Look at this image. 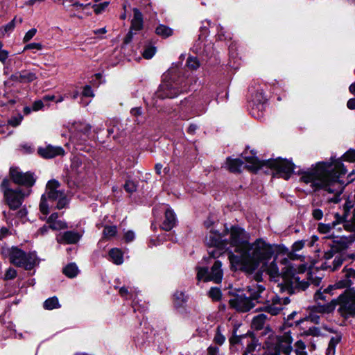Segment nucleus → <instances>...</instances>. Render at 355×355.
<instances>
[{
    "label": "nucleus",
    "instance_id": "nucleus-42",
    "mask_svg": "<svg viewBox=\"0 0 355 355\" xmlns=\"http://www.w3.org/2000/svg\"><path fill=\"white\" fill-rule=\"evenodd\" d=\"M187 65L191 69H196L200 67V62L196 57L189 56L187 60Z\"/></svg>",
    "mask_w": 355,
    "mask_h": 355
},
{
    "label": "nucleus",
    "instance_id": "nucleus-55",
    "mask_svg": "<svg viewBox=\"0 0 355 355\" xmlns=\"http://www.w3.org/2000/svg\"><path fill=\"white\" fill-rule=\"evenodd\" d=\"M42 49V45L40 43H30L25 46L24 50L28 49H36L41 50Z\"/></svg>",
    "mask_w": 355,
    "mask_h": 355
},
{
    "label": "nucleus",
    "instance_id": "nucleus-19",
    "mask_svg": "<svg viewBox=\"0 0 355 355\" xmlns=\"http://www.w3.org/2000/svg\"><path fill=\"white\" fill-rule=\"evenodd\" d=\"M0 62L3 65V73L7 75L12 70V63L21 64V59L17 57L9 58V52L7 50L0 51Z\"/></svg>",
    "mask_w": 355,
    "mask_h": 355
},
{
    "label": "nucleus",
    "instance_id": "nucleus-44",
    "mask_svg": "<svg viewBox=\"0 0 355 355\" xmlns=\"http://www.w3.org/2000/svg\"><path fill=\"white\" fill-rule=\"evenodd\" d=\"M209 297L214 301H218L221 297V291L218 288H211L209 292Z\"/></svg>",
    "mask_w": 355,
    "mask_h": 355
},
{
    "label": "nucleus",
    "instance_id": "nucleus-8",
    "mask_svg": "<svg viewBox=\"0 0 355 355\" xmlns=\"http://www.w3.org/2000/svg\"><path fill=\"white\" fill-rule=\"evenodd\" d=\"M10 181L4 179L0 185V189L3 193V199L6 205L10 209L16 210L22 205L25 197L30 195L31 190L24 191L19 188L13 189L10 187Z\"/></svg>",
    "mask_w": 355,
    "mask_h": 355
},
{
    "label": "nucleus",
    "instance_id": "nucleus-30",
    "mask_svg": "<svg viewBox=\"0 0 355 355\" xmlns=\"http://www.w3.org/2000/svg\"><path fill=\"white\" fill-rule=\"evenodd\" d=\"M109 256L114 263L120 265L123 263V254L121 250L115 248L112 249L109 252Z\"/></svg>",
    "mask_w": 355,
    "mask_h": 355
},
{
    "label": "nucleus",
    "instance_id": "nucleus-39",
    "mask_svg": "<svg viewBox=\"0 0 355 355\" xmlns=\"http://www.w3.org/2000/svg\"><path fill=\"white\" fill-rule=\"evenodd\" d=\"M338 223L336 222H333L332 223L324 224L320 223L318 227V230L320 233L327 234L329 233L331 230Z\"/></svg>",
    "mask_w": 355,
    "mask_h": 355
},
{
    "label": "nucleus",
    "instance_id": "nucleus-4",
    "mask_svg": "<svg viewBox=\"0 0 355 355\" xmlns=\"http://www.w3.org/2000/svg\"><path fill=\"white\" fill-rule=\"evenodd\" d=\"M176 71L177 69L173 67L168 69L156 92V96L158 98H173L187 90V80L183 77L178 76Z\"/></svg>",
    "mask_w": 355,
    "mask_h": 355
},
{
    "label": "nucleus",
    "instance_id": "nucleus-10",
    "mask_svg": "<svg viewBox=\"0 0 355 355\" xmlns=\"http://www.w3.org/2000/svg\"><path fill=\"white\" fill-rule=\"evenodd\" d=\"M6 254L9 257L10 262L26 270H31L36 263L34 254H26L17 247H12L6 250Z\"/></svg>",
    "mask_w": 355,
    "mask_h": 355
},
{
    "label": "nucleus",
    "instance_id": "nucleus-3",
    "mask_svg": "<svg viewBox=\"0 0 355 355\" xmlns=\"http://www.w3.org/2000/svg\"><path fill=\"white\" fill-rule=\"evenodd\" d=\"M266 270L270 278L275 281L276 278H282V282L277 286L282 293L287 292L293 294L300 291H304L309 286L306 278L302 279L300 275L295 273L296 270L291 266L290 261L287 258L278 261L275 257L268 266H266Z\"/></svg>",
    "mask_w": 355,
    "mask_h": 355
},
{
    "label": "nucleus",
    "instance_id": "nucleus-58",
    "mask_svg": "<svg viewBox=\"0 0 355 355\" xmlns=\"http://www.w3.org/2000/svg\"><path fill=\"white\" fill-rule=\"evenodd\" d=\"M312 216L315 220H321L323 217V212L320 209H314L312 211Z\"/></svg>",
    "mask_w": 355,
    "mask_h": 355
},
{
    "label": "nucleus",
    "instance_id": "nucleus-29",
    "mask_svg": "<svg viewBox=\"0 0 355 355\" xmlns=\"http://www.w3.org/2000/svg\"><path fill=\"white\" fill-rule=\"evenodd\" d=\"M173 33V29L164 24H159L155 28V33L162 38H167L171 36Z\"/></svg>",
    "mask_w": 355,
    "mask_h": 355
},
{
    "label": "nucleus",
    "instance_id": "nucleus-7",
    "mask_svg": "<svg viewBox=\"0 0 355 355\" xmlns=\"http://www.w3.org/2000/svg\"><path fill=\"white\" fill-rule=\"evenodd\" d=\"M60 183L55 180H49L46 186V193L41 197L40 203V210L44 214H49V205L47 200L51 201L58 200L56 207L58 209L64 208L68 204V200L63 191L58 190Z\"/></svg>",
    "mask_w": 355,
    "mask_h": 355
},
{
    "label": "nucleus",
    "instance_id": "nucleus-27",
    "mask_svg": "<svg viewBox=\"0 0 355 355\" xmlns=\"http://www.w3.org/2000/svg\"><path fill=\"white\" fill-rule=\"evenodd\" d=\"M267 315L264 313H261L254 317L252 326L256 330H261L263 328L266 322L268 320Z\"/></svg>",
    "mask_w": 355,
    "mask_h": 355
},
{
    "label": "nucleus",
    "instance_id": "nucleus-22",
    "mask_svg": "<svg viewBox=\"0 0 355 355\" xmlns=\"http://www.w3.org/2000/svg\"><path fill=\"white\" fill-rule=\"evenodd\" d=\"M176 218L174 212L171 209L165 211L164 220L162 224V228L166 231H170L175 225Z\"/></svg>",
    "mask_w": 355,
    "mask_h": 355
},
{
    "label": "nucleus",
    "instance_id": "nucleus-9",
    "mask_svg": "<svg viewBox=\"0 0 355 355\" xmlns=\"http://www.w3.org/2000/svg\"><path fill=\"white\" fill-rule=\"evenodd\" d=\"M225 234H230L227 239V244H230L235 248L236 255H241L244 249H246L249 243V234L244 230V229L239 226H232L230 230L227 227L225 230Z\"/></svg>",
    "mask_w": 355,
    "mask_h": 355
},
{
    "label": "nucleus",
    "instance_id": "nucleus-36",
    "mask_svg": "<svg viewBox=\"0 0 355 355\" xmlns=\"http://www.w3.org/2000/svg\"><path fill=\"white\" fill-rule=\"evenodd\" d=\"M333 289H329V286L325 288L322 292L320 291H318L315 295H314V299L318 303L319 302V300H322L324 302H327L329 300V297L328 296V294L332 291Z\"/></svg>",
    "mask_w": 355,
    "mask_h": 355
},
{
    "label": "nucleus",
    "instance_id": "nucleus-21",
    "mask_svg": "<svg viewBox=\"0 0 355 355\" xmlns=\"http://www.w3.org/2000/svg\"><path fill=\"white\" fill-rule=\"evenodd\" d=\"M82 235L77 232L67 231L60 233L57 237V241L60 243L75 244L80 239Z\"/></svg>",
    "mask_w": 355,
    "mask_h": 355
},
{
    "label": "nucleus",
    "instance_id": "nucleus-37",
    "mask_svg": "<svg viewBox=\"0 0 355 355\" xmlns=\"http://www.w3.org/2000/svg\"><path fill=\"white\" fill-rule=\"evenodd\" d=\"M340 340L341 338L339 336H336L331 338L327 349V355L334 354L336 346L340 343Z\"/></svg>",
    "mask_w": 355,
    "mask_h": 355
},
{
    "label": "nucleus",
    "instance_id": "nucleus-53",
    "mask_svg": "<svg viewBox=\"0 0 355 355\" xmlns=\"http://www.w3.org/2000/svg\"><path fill=\"white\" fill-rule=\"evenodd\" d=\"M37 30L35 28H32L29 30L25 35L23 41L24 42H28L30 41L36 34Z\"/></svg>",
    "mask_w": 355,
    "mask_h": 355
},
{
    "label": "nucleus",
    "instance_id": "nucleus-50",
    "mask_svg": "<svg viewBox=\"0 0 355 355\" xmlns=\"http://www.w3.org/2000/svg\"><path fill=\"white\" fill-rule=\"evenodd\" d=\"M343 158L350 162H355V150H349L343 155Z\"/></svg>",
    "mask_w": 355,
    "mask_h": 355
},
{
    "label": "nucleus",
    "instance_id": "nucleus-57",
    "mask_svg": "<svg viewBox=\"0 0 355 355\" xmlns=\"http://www.w3.org/2000/svg\"><path fill=\"white\" fill-rule=\"evenodd\" d=\"M135 233L132 231L129 230L125 233L123 238L125 242L129 243L135 239Z\"/></svg>",
    "mask_w": 355,
    "mask_h": 355
},
{
    "label": "nucleus",
    "instance_id": "nucleus-5",
    "mask_svg": "<svg viewBox=\"0 0 355 355\" xmlns=\"http://www.w3.org/2000/svg\"><path fill=\"white\" fill-rule=\"evenodd\" d=\"M245 162L247 165L245 166L248 170L252 171H257L261 168L265 164L274 168L276 171V174L279 177L287 180L290 178L291 174L294 170V164L287 160L278 158L272 160H268L267 162H261L255 157H245Z\"/></svg>",
    "mask_w": 355,
    "mask_h": 355
},
{
    "label": "nucleus",
    "instance_id": "nucleus-14",
    "mask_svg": "<svg viewBox=\"0 0 355 355\" xmlns=\"http://www.w3.org/2000/svg\"><path fill=\"white\" fill-rule=\"evenodd\" d=\"M10 175L14 183L22 185L30 189L35 183L36 178L31 172L24 173L17 168H10Z\"/></svg>",
    "mask_w": 355,
    "mask_h": 355
},
{
    "label": "nucleus",
    "instance_id": "nucleus-26",
    "mask_svg": "<svg viewBox=\"0 0 355 355\" xmlns=\"http://www.w3.org/2000/svg\"><path fill=\"white\" fill-rule=\"evenodd\" d=\"M322 305L320 302L317 304V306H315L312 310V311L310 313L309 317L307 318L300 319L295 322L296 325H300L302 323L306 322L308 320H310L311 322L315 323V324H319L320 323V316L318 315V313H322V312H319L316 310V307L318 305Z\"/></svg>",
    "mask_w": 355,
    "mask_h": 355
},
{
    "label": "nucleus",
    "instance_id": "nucleus-1",
    "mask_svg": "<svg viewBox=\"0 0 355 355\" xmlns=\"http://www.w3.org/2000/svg\"><path fill=\"white\" fill-rule=\"evenodd\" d=\"M347 173L343 164L339 161L318 163L313 169L301 173L300 181L305 184H311L313 191L322 190L331 198H327L331 202L337 203L340 200L345 185L355 180V173L351 172L347 175L345 183L341 178Z\"/></svg>",
    "mask_w": 355,
    "mask_h": 355
},
{
    "label": "nucleus",
    "instance_id": "nucleus-12",
    "mask_svg": "<svg viewBox=\"0 0 355 355\" xmlns=\"http://www.w3.org/2000/svg\"><path fill=\"white\" fill-rule=\"evenodd\" d=\"M329 289H346L352 293L355 291V270L345 266L338 276L334 285L329 286Z\"/></svg>",
    "mask_w": 355,
    "mask_h": 355
},
{
    "label": "nucleus",
    "instance_id": "nucleus-62",
    "mask_svg": "<svg viewBox=\"0 0 355 355\" xmlns=\"http://www.w3.org/2000/svg\"><path fill=\"white\" fill-rule=\"evenodd\" d=\"M219 349L217 347L210 346L207 349L208 355H218Z\"/></svg>",
    "mask_w": 355,
    "mask_h": 355
},
{
    "label": "nucleus",
    "instance_id": "nucleus-31",
    "mask_svg": "<svg viewBox=\"0 0 355 355\" xmlns=\"http://www.w3.org/2000/svg\"><path fill=\"white\" fill-rule=\"evenodd\" d=\"M78 272V266L74 263H69L63 268V273L69 278L75 277Z\"/></svg>",
    "mask_w": 355,
    "mask_h": 355
},
{
    "label": "nucleus",
    "instance_id": "nucleus-47",
    "mask_svg": "<svg viewBox=\"0 0 355 355\" xmlns=\"http://www.w3.org/2000/svg\"><path fill=\"white\" fill-rule=\"evenodd\" d=\"M130 114L132 116L136 118L135 122L139 124L141 123V121L139 119V117L142 114L141 107H137L132 108L130 110Z\"/></svg>",
    "mask_w": 355,
    "mask_h": 355
},
{
    "label": "nucleus",
    "instance_id": "nucleus-43",
    "mask_svg": "<svg viewBox=\"0 0 355 355\" xmlns=\"http://www.w3.org/2000/svg\"><path fill=\"white\" fill-rule=\"evenodd\" d=\"M345 258L343 254H338L336 256L332 263V268L331 269V271L336 270L343 263Z\"/></svg>",
    "mask_w": 355,
    "mask_h": 355
},
{
    "label": "nucleus",
    "instance_id": "nucleus-61",
    "mask_svg": "<svg viewBox=\"0 0 355 355\" xmlns=\"http://www.w3.org/2000/svg\"><path fill=\"white\" fill-rule=\"evenodd\" d=\"M206 24L207 26H205V25H203L201 28H200V35L199 36V39L200 40L202 37H206L207 35V27L210 26V21H206Z\"/></svg>",
    "mask_w": 355,
    "mask_h": 355
},
{
    "label": "nucleus",
    "instance_id": "nucleus-20",
    "mask_svg": "<svg viewBox=\"0 0 355 355\" xmlns=\"http://www.w3.org/2000/svg\"><path fill=\"white\" fill-rule=\"evenodd\" d=\"M266 288L263 284H252L248 287L249 293V298L252 302L261 303L263 300V293L265 292Z\"/></svg>",
    "mask_w": 355,
    "mask_h": 355
},
{
    "label": "nucleus",
    "instance_id": "nucleus-13",
    "mask_svg": "<svg viewBox=\"0 0 355 355\" xmlns=\"http://www.w3.org/2000/svg\"><path fill=\"white\" fill-rule=\"evenodd\" d=\"M223 272L221 269V262L215 261L210 271L207 268H198L197 279L204 282L212 281L216 284L220 283L223 279Z\"/></svg>",
    "mask_w": 355,
    "mask_h": 355
},
{
    "label": "nucleus",
    "instance_id": "nucleus-49",
    "mask_svg": "<svg viewBox=\"0 0 355 355\" xmlns=\"http://www.w3.org/2000/svg\"><path fill=\"white\" fill-rule=\"evenodd\" d=\"M247 334L242 335V336H236V330L234 331V335L230 338V343L231 345H235L239 343L241 340L244 338H245Z\"/></svg>",
    "mask_w": 355,
    "mask_h": 355
},
{
    "label": "nucleus",
    "instance_id": "nucleus-41",
    "mask_svg": "<svg viewBox=\"0 0 355 355\" xmlns=\"http://www.w3.org/2000/svg\"><path fill=\"white\" fill-rule=\"evenodd\" d=\"M109 3H110L109 1H104L99 4H94L92 7L94 9V12L96 15H99L105 10V9L107 8Z\"/></svg>",
    "mask_w": 355,
    "mask_h": 355
},
{
    "label": "nucleus",
    "instance_id": "nucleus-56",
    "mask_svg": "<svg viewBox=\"0 0 355 355\" xmlns=\"http://www.w3.org/2000/svg\"><path fill=\"white\" fill-rule=\"evenodd\" d=\"M304 241H298L295 242L293 244L292 250L294 252H297V251L302 250L304 248Z\"/></svg>",
    "mask_w": 355,
    "mask_h": 355
},
{
    "label": "nucleus",
    "instance_id": "nucleus-15",
    "mask_svg": "<svg viewBox=\"0 0 355 355\" xmlns=\"http://www.w3.org/2000/svg\"><path fill=\"white\" fill-rule=\"evenodd\" d=\"M289 303L290 299L288 297H280L275 295L271 300H267L260 308V310L271 315H277L283 309V306Z\"/></svg>",
    "mask_w": 355,
    "mask_h": 355
},
{
    "label": "nucleus",
    "instance_id": "nucleus-54",
    "mask_svg": "<svg viewBox=\"0 0 355 355\" xmlns=\"http://www.w3.org/2000/svg\"><path fill=\"white\" fill-rule=\"evenodd\" d=\"M44 107V101L43 100H37L35 101L33 103L32 110L33 111H38L40 110H42Z\"/></svg>",
    "mask_w": 355,
    "mask_h": 355
},
{
    "label": "nucleus",
    "instance_id": "nucleus-2",
    "mask_svg": "<svg viewBox=\"0 0 355 355\" xmlns=\"http://www.w3.org/2000/svg\"><path fill=\"white\" fill-rule=\"evenodd\" d=\"M274 254L271 245L261 239H257L253 243L248 244L241 255L229 253V259L232 264L248 273L253 272L261 263L265 264Z\"/></svg>",
    "mask_w": 355,
    "mask_h": 355
},
{
    "label": "nucleus",
    "instance_id": "nucleus-64",
    "mask_svg": "<svg viewBox=\"0 0 355 355\" xmlns=\"http://www.w3.org/2000/svg\"><path fill=\"white\" fill-rule=\"evenodd\" d=\"M255 348H256V344L254 343V342L253 340H251L250 343H248L245 350L252 354L254 352Z\"/></svg>",
    "mask_w": 355,
    "mask_h": 355
},
{
    "label": "nucleus",
    "instance_id": "nucleus-63",
    "mask_svg": "<svg viewBox=\"0 0 355 355\" xmlns=\"http://www.w3.org/2000/svg\"><path fill=\"white\" fill-rule=\"evenodd\" d=\"M320 331L318 327H310L307 331V334L318 336L320 335Z\"/></svg>",
    "mask_w": 355,
    "mask_h": 355
},
{
    "label": "nucleus",
    "instance_id": "nucleus-6",
    "mask_svg": "<svg viewBox=\"0 0 355 355\" xmlns=\"http://www.w3.org/2000/svg\"><path fill=\"white\" fill-rule=\"evenodd\" d=\"M339 305L338 312L341 316L347 318L355 315V300L352 293L345 290L337 299H334L324 305H318L316 310L322 313H331Z\"/></svg>",
    "mask_w": 355,
    "mask_h": 355
},
{
    "label": "nucleus",
    "instance_id": "nucleus-23",
    "mask_svg": "<svg viewBox=\"0 0 355 355\" xmlns=\"http://www.w3.org/2000/svg\"><path fill=\"white\" fill-rule=\"evenodd\" d=\"M133 12L134 17L131 21L130 30L136 32L141 30L143 28V16L137 8H134Z\"/></svg>",
    "mask_w": 355,
    "mask_h": 355
},
{
    "label": "nucleus",
    "instance_id": "nucleus-28",
    "mask_svg": "<svg viewBox=\"0 0 355 355\" xmlns=\"http://www.w3.org/2000/svg\"><path fill=\"white\" fill-rule=\"evenodd\" d=\"M21 78V83H30L37 78L35 73L29 70L20 71V76Z\"/></svg>",
    "mask_w": 355,
    "mask_h": 355
},
{
    "label": "nucleus",
    "instance_id": "nucleus-35",
    "mask_svg": "<svg viewBox=\"0 0 355 355\" xmlns=\"http://www.w3.org/2000/svg\"><path fill=\"white\" fill-rule=\"evenodd\" d=\"M296 349L294 352H292L290 347H286L284 350H286L288 349L291 350V355H307V352H306V345L305 344L301 341L299 340L295 343Z\"/></svg>",
    "mask_w": 355,
    "mask_h": 355
},
{
    "label": "nucleus",
    "instance_id": "nucleus-59",
    "mask_svg": "<svg viewBox=\"0 0 355 355\" xmlns=\"http://www.w3.org/2000/svg\"><path fill=\"white\" fill-rule=\"evenodd\" d=\"M83 96H86V97H93L94 96V93H93V91L90 86L87 85L83 88Z\"/></svg>",
    "mask_w": 355,
    "mask_h": 355
},
{
    "label": "nucleus",
    "instance_id": "nucleus-25",
    "mask_svg": "<svg viewBox=\"0 0 355 355\" xmlns=\"http://www.w3.org/2000/svg\"><path fill=\"white\" fill-rule=\"evenodd\" d=\"M227 166L228 170L232 173H239L241 171V168L243 167L244 163L239 158L236 159H231L227 158Z\"/></svg>",
    "mask_w": 355,
    "mask_h": 355
},
{
    "label": "nucleus",
    "instance_id": "nucleus-33",
    "mask_svg": "<svg viewBox=\"0 0 355 355\" xmlns=\"http://www.w3.org/2000/svg\"><path fill=\"white\" fill-rule=\"evenodd\" d=\"M43 307L46 310H52L60 307L59 301L57 297H52L46 300L43 304Z\"/></svg>",
    "mask_w": 355,
    "mask_h": 355
},
{
    "label": "nucleus",
    "instance_id": "nucleus-60",
    "mask_svg": "<svg viewBox=\"0 0 355 355\" xmlns=\"http://www.w3.org/2000/svg\"><path fill=\"white\" fill-rule=\"evenodd\" d=\"M20 148L24 151V153H31L33 152L34 148L33 146L28 144H21Z\"/></svg>",
    "mask_w": 355,
    "mask_h": 355
},
{
    "label": "nucleus",
    "instance_id": "nucleus-34",
    "mask_svg": "<svg viewBox=\"0 0 355 355\" xmlns=\"http://www.w3.org/2000/svg\"><path fill=\"white\" fill-rule=\"evenodd\" d=\"M344 227L346 230L352 233L349 236V242H353L355 240V215L353 216L351 220L345 222Z\"/></svg>",
    "mask_w": 355,
    "mask_h": 355
},
{
    "label": "nucleus",
    "instance_id": "nucleus-17",
    "mask_svg": "<svg viewBox=\"0 0 355 355\" xmlns=\"http://www.w3.org/2000/svg\"><path fill=\"white\" fill-rule=\"evenodd\" d=\"M91 130V125L85 122L78 121L71 123L69 131L74 139L85 141Z\"/></svg>",
    "mask_w": 355,
    "mask_h": 355
},
{
    "label": "nucleus",
    "instance_id": "nucleus-40",
    "mask_svg": "<svg viewBox=\"0 0 355 355\" xmlns=\"http://www.w3.org/2000/svg\"><path fill=\"white\" fill-rule=\"evenodd\" d=\"M156 51L155 47L151 46V45H147L146 46L142 55L144 58L146 59H150L153 57Z\"/></svg>",
    "mask_w": 355,
    "mask_h": 355
},
{
    "label": "nucleus",
    "instance_id": "nucleus-45",
    "mask_svg": "<svg viewBox=\"0 0 355 355\" xmlns=\"http://www.w3.org/2000/svg\"><path fill=\"white\" fill-rule=\"evenodd\" d=\"M49 227L52 230H60L67 228V225L65 222L59 220L58 221L53 222L52 224L49 225Z\"/></svg>",
    "mask_w": 355,
    "mask_h": 355
},
{
    "label": "nucleus",
    "instance_id": "nucleus-38",
    "mask_svg": "<svg viewBox=\"0 0 355 355\" xmlns=\"http://www.w3.org/2000/svg\"><path fill=\"white\" fill-rule=\"evenodd\" d=\"M117 232L116 227L107 225L104 227L103 231V237L105 239H110L114 236Z\"/></svg>",
    "mask_w": 355,
    "mask_h": 355
},
{
    "label": "nucleus",
    "instance_id": "nucleus-18",
    "mask_svg": "<svg viewBox=\"0 0 355 355\" xmlns=\"http://www.w3.org/2000/svg\"><path fill=\"white\" fill-rule=\"evenodd\" d=\"M64 150L60 146L47 145L45 147H40L37 150L39 155L44 159H51L56 156L64 155Z\"/></svg>",
    "mask_w": 355,
    "mask_h": 355
},
{
    "label": "nucleus",
    "instance_id": "nucleus-48",
    "mask_svg": "<svg viewBox=\"0 0 355 355\" xmlns=\"http://www.w3.org/2000/svg\"><path fill=\"white\" fill-rule=\"evenodd\" d=\"M124 189L127 192L132 193L136 191L137 185L133 181L127 180L124 184Z\"/></svg>",
    "mask_w": 355,
    "mask_h": 355
},
{
    "label": "nucleus",
    "instance_id": "nucleus-16",
    "mask_svg": "<svg viewBox=\"0 0 355 355\" xmlns=\"http://www.w3.org/2000/svg\"><path fill=\"white\" fill-rule=\"evenodd\" d=\"M229 304L231 308L241 313L248 312L255 306V302H252L250 298L244 295H236L234 298L230 299Z\"/></svg>",
    "mask_w": 355,
    "mask_h": 355
},
{
    "label": "nucleus",
    "instance_id": "nucleus-24",
    "mask_svg": "<svg viewBox=\"0 0 355 355\" xmlns=\"http://www.w3.org/2000/svg\"><path fill=\"white\" fill-rule=\"evenodd\" d=\"M349 243H350L349 239L348 240L346 237L342 236L338 240L333 241L330 246L333 248V250L339 253L345 250L348 248Z\"/></svg>",
    "mask_w": 355,
    "mask_h": 355
},
{
    "label": "nucleus",
    "instance_id": "nucleus-46",
    "mask_svg": "<svg viewBox=\"0 0 355 355\" xmlns=\"http://www.w3.org/2000/svg\"><path fill=\"white\" fill-rule=\"evenodd\" d=\"M225 340V337L220 333V327H217L216 332L214 338L215 343L222 345Z\"/></svg>",
    "mask_w": 355,
    "mask_h": 355
},
{
    "label": "nucleus",
    "instance_id": "nucleus-51",
    "mask_svg": "<svg viewBox=\"0 0 355 355\" xmlns=\"http://www.w3.org/2000/svg\"><path fill=\"white\" fill-rule=\"evenodd\" d=\"M22 119L23 117L21 115H19L17 116H12L10 118V119H9L8 123L12 127H16L21 123Z\"/></svg>",
    "mask_w": 355,
    "mask_h": 355
},
{
    "label": "nucleus",
    "instance_id": "nucleus-32",
    "mask_svg": "<svg viewBox=\"0 0 355 355\" xmlns=\"http://www.w3.org/2000/svg\"><path fill=\"white\" fill-rule=\"evenodd\" d=\"M266 101V98L261 94H260L259 96V98L257 99V101H259V103L258 105H254V106L252 107V115L256 118H260L262 116V114H259V112H257V114L256 113V111L257 110H262L263 108V106H264V103Z\"/></svg>",
    "mask_w": 355,
    "mask_h": 355
},
{
    "label": "nucleus",
    "instance_id": "nucleus-52",
    "mask_svg": "<svg viewBox=\"0 0 355 355\" xmlns=\"http://www.w3.org/2000/svg\"><path fill=\"white\" fill-rule=\"evenodd\" d=\"M16 276H17V271L12 268H9L6 272L5 279L11 280V279H15L16 277Z\"/></svg>",
    "mask_w": 355,
    "mask_h": 355
},
{
    "label": "nucleus",
    "instance_id": "nucleus-11",
    "mask_svg": "<svg viewBox=\"0 0 355 355\" xmlns=\"http://www.w3.org/2000/svg\"><path fill=\"white\" fill-rule=\"evenodd\" d=\"M225 234H220L216 231L210 230L205 237V242L209 247H215L212 250H209V257L211 258L218 257L221 254V251L227 245V239L225 238Z\"/></svg>",
    "mask_w": 355,
    "mask_h": 355
}]
</instances>
